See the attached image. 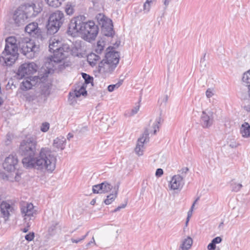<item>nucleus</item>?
<instances>
[{"label":"nucleus","mask_w":250,"mask_h":250,"mask_svg":"<svg viewBox=\"0 0 250 250\" xmlns=\"http://www.w3.org/2000/svg\"><path fill=\"white\" fill-rule=\"evenodd\" d=\"M3 101L2 99L0 97V106L2 104Z\"/></svg>","instance_id":"774afa93"},{"label":"nucleus","mask_w":250,"mask_h":250,"mask_svg":"<svg viewBox=\"0 0 250 250\" xmlns=\"http://www.w3.org/2000/svg\"><path fill=\"white\" fill-rule=\"evenodd\" d=\"M188 171V168L187 167L182 168V169L181 170V174H182L181 176H182L184 178V175H185Z\"/></svg>","instance_id":"8fccbe9b"},{"label":"nucleus","mask_w":250,"mask_h":250,"mask_svg":"<svg viewBox=\"0 0 250 250\" xmlns=\"http://www.w3.org/2000/svg\"><path fill=\"white\" fill-rule=\"evenodd\" d=\"M211 241L215 245H216L217 244H219V243H221L222 241V239L221 237L217 236V237H216L215 238H213Z\"/></svg>","instance_id":"c03bdc74"},{"label":"nucleus","mask_w":250,"mask_h":250,"mask_svg":"<svg viewBox=\"0 0 250 250\" xmlns=\"http://www.w3.org/2000/svg\"><path fill=\"white\" fill-rule=\"evenodd\" d=\"M66 139L63 137H58L54 140L53 146L63 150L65 146Z\"/></svg>","instance_id":"4be33fe9"},{"label":"nucleus","mask_w":250,"mask_h":250,"mask_svg":"<svg viewBox=\"0 0 250 250\" xmlns=\"http://www.w3.org/2000/svg\"><path fill=\"white\" fill-rule=\"evenodd\" d=\"M73 134L71 133H69L68 134H67V138L68 140H70L71 138H73Z\"/></svg>","instance_id":"052dcab7"},{"label":"nucleus","mask_w":250,"mask_h":250,"mask_svg":"<svg viewBox=\"0 0 250 250\" xmlns=\"http://www.w3.org/2000/svg\"><path fill=\"white\" fill-rule=\"evenodd\" d=\"M242 81L247 84V86L249 89V95L250 97V70L244 74Z\"/></svg>","instance_id":"c85d7f7f"},{"label":"nucleus","mask_w":250,"mask_h":250,"mask_svg":"<svg viewBox=\"0 0 250 250\" xmlns=\"http://www.w3.org/2000/svg\"><path fill=\"white\" fill-rule=\"evenodd\" d=\"M107 63L105 62V60L103 59L99 64V71H103L104 72H110L107 69Z\"/></svg>","instance_id":"7c9ffc66"},{"label":"nucleus","mask_w":250,"mask_h":250,"mask_svg":"<svg viewBox=\"0 0 250 250\" xmlns=\"http://www.w3.org/2000/svg\"><path fill=\"white\" fill-rule=\"evenodd\" d=\"M89 232H87L85 235L83 236L81 238L78 239H75L73 238L71 239V241L73 243H78V242H80L82 240H83L85 239V238L87 236Z\"/></svg>","instance_id":"ea45409f"},{"label":"nucleus","mask_w":250,"mask_h":250,"mask_svg":"<svg viewBox=\"0 0 250 250\" xmlns=\"http://www.w3.org/2000/svg\"><path fill=\"white\" fill-rule=\"evenodd\" d=\"M86 87L84 86V85H82L80 88L77 90L75 89L74 90V94L73 93L71 94V92L69 93V99L70 98L71 96H73V98L75 97L79 98L81 96H83L84 97H85L87 94V92L86 90Z\"/></svg>","instance_id":"aec40b11"},{"label":"nucleus","mask_w":250,"mask_h":250,"mask_svg":"<svg viewBox=\"0 0 250 250\" xmlns=\"http://www.w3.org/2000/svg\"><path fill=\"white\" fill-rule=\"evenodd\" d=\"M164 173V171L163 169L161 168H157L156 169V172H155V176L157 177H161Z\"/></svg>","instance_id":"a19ab883"},{"label":"nucleus","mask_w":250,"mask_h":250,"mask_svg":"<svg viewBox=\"0 0 250 250\" xmlns=\"http://www.w3.org/2000/svg\"><path fill=\"white\" fill-rule=\"evenodd\" d=\"M104 46L100 44V42H97V46L95 49V52L98 54L102 53L104 50Z\"/></svg>","instance_id":"c9c22d12"},{"label":"nucleus","mask_w":250,"mask_h":250,"mask_svg":"<svg viewBox=\"0 0 250 250\" xmlns=\"http://www.w3.org/2000/svg\"><path fill=\"white\" fill-rule=\"evenodd\" d=\"M100 59L98 54L91 53L87 56V61L91 66H94Z\"/></svg>","instance_id":"b1692460"},{"label":"nucleus","mask_w":250,"mask_h":250,"mask_svg":"<svg viewBox=\"0 0 250 250\" xmlns=\"http://www.w3.org/2000/svg\"><path fill=\"white\" fill-rule=\"evenodd\" d=\"M88 130V128H87V126H84L83 127H82L80 130H79V133H85L86 132H87Z\"/></svg>","instance_id":"3c124183"},{"label":"nucleus","mask_w":250,"mask_h":250,"mask_svg":"<svg viewBox=\"0 0 250 250\" xmlns=\"http://www.w3.org/2000/svg\"><path fill=\"white\" fill-rule=\"evenodd\" d=\"M3 168L7 172H14L19 168V160L16 154L7 157L3 163Z\"/></svg>","instance_id":"9d476101"},{"label":"nucleus","mask_w":250,"mask_h":250,"mask_svg":"<svg viewBox=\"0 0 250 250\" xmlns=\"http://www.w3.org/2000/svg\"><path fill=\"white\" fill-rule=\"evenodd\" d=\"M206 94L208 98H210L213 95L212 91L209 89H208L206 91Z\"/></svg>","instance_id":"603ef678"},{"label":"nucleus","mask_w":250,"mask_h":250,"mask_svg":"<svg viewBox=\"0 0 250 250\" xmlns=\"http://www.w3.org/2000/svg\"><path fill=\"white\" fill-rule=\"evenodd\" d=\"M223 225H224V222L222 221V222H221L220 223V224H219V226H218V228H221V227H222Z\"/></svg>","instance_id":"338daca9"},{"label":"nucleus","mask_w":250,"mask_h":250,"mask_svg":"<svg viewBox=\"0 0 250 250\" xmlns=\"http://www.w3.org/2000/svg\"><path fill=\"white\" fill-rule=\"evenodd\" d=\"M127 205V202H125L124 204H122L120 206H118L117 208H116L113 211V212H116L118 211H119L121 208H125Z\"/></svg>","instance_id":"49530a36"},{"label":"nucleus","mask_w":250,"mask_h":250,"mask_svg":"<svg viewBox=\"0 0 250 250\" xmlns=\"http://www.w3.org/2000/svg\"><path fill=\"white\" fill-rule=\"evenodd\" d=\"M21 211L24 217V222H26L27 217H29V220H32V217H34V214L35 213V210L32 203H27L25 206H22L21 208Z\"/></svg>","instance_id":"f8f14e48"},{"label":"nucleus","mask_w":250,"mask_h":250,"mask_svg":"<svg viewBox=\"0 0 250 250\" xmlns=\"http://www.w3.org/2000/svg\"><path fill=\"white\" fill-rule=\"evenodd\" d=\"M243 108L246 111L250 113V105H245Z\"/></svg>","instance_id":"4d7b16f0"},{"label":"nucleus","mask_w":250,"mask_h":250,"mask_svg":"<svg viewBox=\"0 0 250 250\" xmlns=\"http://www.w3.org/2000/svg\"><path fill=\"white\" fill-rule=\"evenodd\" d=\"M35 237V233L34 232H30L28 234L25 236V239L27 241H32Z\"/></svg>","instance_id":"e433bc0d"},{"label":"nucleus","mask_w":250,"mask_h":250,"mask_svg":"<svg viewBox=\"0 0 250 250\" xmlns=\"http://www.w3.org/2000/svg\"><path fill=\"white\" fill-rule=\"evenodd\" d=\"M25 32L33 37L32 39L23 38L19 42L20 51L28 59H33L37 57L40 51V42L43 37L42 31L37 22H31L25 27Z\"/></svg>","instance_id":"f03ea898"},{"label":"nucleus","mask_w":250,"mask_h":250,"mask_svg":"<svg viewBox=\"0 0 250 250\" xmlns=\"http://www.w3.org/2000/svg\"><path fill=\"white\" fill-rule=\"evenodd\" d=\"M21 6L28 19L35 17V11L31 4L26 3Z\"/></svg>","instance_id":"6ab92c4d"},{"label":"nucleus","mask_w":250,"mask_h":250,"mask_svg":"<svg viewBox=\"0 0 250 250\" xmlns=\"http://www.w3.org/2000/svg\"><path fill=\"white\" fill-rule=\"evenodd\" d=\"M119 189V185L114 186V189L115 190L114 193H111L107 196L106 199L104 200V203L106 205H109L113 202L115 198L117 197L118 194V191Z\"/></svg>","instance_id":"5701e85b"},{"label":"nucleus","mask_w":250,"mask_h":250,"mask_svg":"<svg viewBox=\"0 0 250 250\" xmlns=\"http://www.w3.org/2000/svg\"><path fill=\"white\" fill-rule=\"evenodd\" d=\"M192 210H193V208H190V210L188 211V214H192Z\"/></svg>","instance_id":"69168bd1"},{"label":"nucleus","mask_w":250,"mask_h":250,"mask_svg":"<svg viewBox=\"0 0 250 250\" xmlns=\"http://www.w3.org/2000/svg\"><path fill=\"white\" fill-rule=\"evenodd\" d=\"M120 42H120V41H116V42L114 44V46L113 47H114V48L113 49H115L116 48L118 47V46L120 44Z\"/></svg>","instance_id":"6e6d98bb"},{"label":"nucleus","mask_w":250,"mask_h":250,"mask_svg":"<svg viewBox=\"0 0 250 250\" xmlns=\"http://www.w3.org/2000/svg\"><path fill=\"white\" fill-rule=\"evenodd\" d=\"M64 14L60 10L52 13L48 18L46 27L47 34L52 35L57 33L64 22Z\"/></svg>","instance_id":"39448f33"},{"label":"nucleus","mask_w":250,"mask_h":250,"mask_svg":"<svg viewBox=\"0 0 250 250\" xmlns=\"http://www.w3.org/2000/svg\"><path fill=\"white\" fill-rule=\"evenodd\" d=\"M92 191L94 193L96 194H101V191H100L99 188L98 187V185H95L93 186L92 187Z\"/></svg>","instance_id":"79ce46f5"},{"label":"nucleus","mask_w":250,"mask_h":250,"mask_svg":"<svg viewBox=\"0 0 250 250\" xmlns=\"http://www.w3.org/2000/svg\"><path fill=\"white\" fill-rule=\"evenodd\" d=\"M82 76L84 80V83H83L82 85H84V86L86 87L87 85L89 83H91L92 85H93V77L90 76L89 75L85 73H82Z\"/></svg>","instance_id":"a878e982"},{"label":"nucleus","mask_w":250,"mask_h":250,"mask_svg":"<svg viewBox=\"0 0 250 250\" xmlns=\"http://www.w3.org/2000/svg\"><path fill=\"white\" fill-rule=\"evenodd\" d=\"M103 184L104 193H107L110 191L113 188V186L107 181L102 182Z\"/></svg>","instance_id":"473e14b6"},{"label":"nucleus","mask_w":250,"mask_h":250,"mask_svg":"<svg viewBox=\"0 0 250 250\" xmlns=\"http://www.w3.org/2000/svg\"><path fill=\"white\" fill-rule=\"evenodd\" d=\"M114 48L111 46L108 47L105 55V62L107 63V69L110 72L115 70L120 60L119 52L114 50Z\"/></svg>","instance_id":"6e6552de"},{"label":"nucleus","mask_w":250,"mask_h":250,"mask_svg":"<svg viewBox=\"0 0 250 250\" xmlns=\"http://www.w3.org/2000/svg\"><path fill=\"white\" fill-rule=\"evenodd\" d=\"M168 96L167 95H166L164 96V97H161L159 100V102L161 101L160 105H162L163 104H164V105L165 106L166 105V104H167V101H168Z\"/></svg>","instance_id":"4c0bfd02"},{"label":"nucleus","mask_w":250,"mask_h":250,"mask_svg":"<svg viewBox=\"0 0 250 250\" xmlns=\"http://www.w3.org/2000/svg\"><path fill=\"white\" fill-rule=\"evenodd\" d=\"M240 132L242 137L249 138L250 137V125L248 122H244L242 124L240 128Z\"/></svg>","instance_id":"412c9836"},{"label":"nucleus","mask_w":250,"mask_h":250,"mask_svg":"<svg viewBox=\"0 0 250 250\" xmlns=\"http://www.w3.org/2000/svg\"><path fill=\"white\" fill-rule=\"evenodd\" d=\"M98 187L99 188V190L100 191H101V193H104V190H103V184H102V183L99 184H98Z\"/></svg>","instance_id":"5fc2aeb1"},{"label":"nucleus","mask_w":250,"mask_h":250,"mask_svg":"<svg viewBox=\"0 0 250 250\" xmlns=\"http://www.w3.org/2000/svg\"><path fill=\"white\" fill-rule=\"evenodd\" d=\"M123 82V80H120L118 81L117 83H116V84L118 85V88L122 84Z\"/></svg>","instance_id":"bf43d9fd"},{"label":"nucleus","mask_w":250,"mask_h":250,"mask_svg":"<svg viewBox=\"0 0 250 250\" xmlns=\"http://www.w3.org/2000/svg\"><path fill=\"white\" fill-rule=\"evenodd\" d=\"M59 42H53L49 45V50L53 53L49 59L51 62L58 63L62 62L69 55L70 48L67 44H63L59 46Z\"/></svg>","instance_id":"20e7f679"},{"label":"nucleus","mask_w":250,"mask_h":250,"mask_svg":"<svg viewBox=\"0 0 250 250\" xmlns=\"http://www.w3.org/2000/svg\"><path fill=\"white\" fill-rule=\"evenodd\" d=\"M118 85L116 84H110L108 86L107 89L109 92H112L114 90L115 88H118Z\"/></svg>","instance_id":"37998d69"},{"label":"nucleus","mask_w":250,"mask_h":250,"mask_svg":"<svg viewBox=\"0 0 250 250\" xmlns=\"http://www.w3.org/2000/svg\"><path fill=\"white\" fill-rule=\"evenodd\" d=\"M163 122V119L161 118V117H159L158 118H156V121L155 122V124L153 125V134H156V133L157 132V130H159V126L158 125L159 124H160L162 122Z\"/></svg>","instance_id":"2f4dec72"},{"label":"nucleus","mask_w":250,"mask_h":250,"mask_svg":"<svg viewBox=\"0 0 250 250\" xmlns=\"http://www.w3.org/2000/svg\"><path fill=\"white\" fill-rule=\"evenodd\" d=\"M49 128V124L47 123H43L42 124L41 130L44 132H46Z\"/></svg>","instance_id":"58836bf2"},{"label":"nucleus","mask_w":250,"mask_h":250,"mask_svg":"<svg viewBox=\"0 0 250 250\" xmlns=\"http://www.w3.org/2000/svg\"><path fill=\"white\" fill-rule=\"evenodd\" d=\"M26 81L22 82L23 89L29 90L36 84L38 79H41L39 76L29 77L25 78Z\"/></svg>","instance_id":"a211bd4d"},{"label":"nucleus","mask_w":250,"mask_h":250,"mask_svg":"<svg viewBox=\"0 0 250 250\" xmlns=\"http://www.w3.org/2000/svg\"><path fill=\"white\" fill-rule=\"evenodd\" d=\"M169 0H165L164 1V4L167 6L169 4Z\"/></svg>","instance_id":"0e129e2a"},{"label":"nucleus","mask_w":250,"mask_h":250,"mask_svg":"<svg viewBox=\"0 0 250 250\" xmlns=\"http://www.w3.org/2000/svg\"><path fill=\"white\" fill-rule=\"evenodd\" d=\"M192 239L191 237H188L187 238L185 239L182 243V245L181 246V248L182 250H188L190 248L192 244Z\"/></svg>","instance_id":"393cba45"},{"label":"nucleus","mask_w":250,"mask_h":250,"mask_svg":"<svg viewBox=\"0 0 250 250\" xmlns=\"http://www.w3.org/2000/svg\"><path fill=\"white\" fill-rule=\"evenodd\" d=\"M96 19L99 24L101 26L102 33L106 37H113L115 34L113 30V23L110 19L107 18L103 14H99L96 16Z\"/></svg>","instance_id":"0eeeda50"},{"label":"nucleus","mask_w":250,"mask_h":250,"mask_svg":"<svg viewBox=\"0 0 250 250\" xmlns=\"http://www.w3.org/2000/svg\"><path fill=\"white\" fill-rule=\"evenodd\" d=\"M18 46L15 37H9L5 40V45L1 53L2 58L7 65L14 63L19 57Z\"/></svg>","instance_id":"7ed1b4c3"},{"label":"nucleus","mask_w":250,"mask_h":250,"mask_svg":"<svg viewBox=\"0 0 250 250\" xmlns=\"http://www.w3.org/2000/svg\"><path fill=\"white\" fill-rule=\"evenodd\" d=\"M213 122L212 112H208L207 114L205 111L202 112L200 123L203 128H208L212 125Z\"/></svg>","instance_id":"4468645a"},{"label":"nucleus","mask_w":250,"mask_h":250,"mask_svg":"<svg viewBox=\"0 0 250 250\" xmlns=\"http://www.w3.org/2000/svg\"><path fill=\"white\" fill-rule=\"evenodd\" d=\"M80 34L83 39L89 42L95 39L99 32V28L93 21L83 22L80 27Z\"/></svg>","instance_id":"423d86ee"},{"label":"nucleus","mask_w":250,"mask_h":250,"mask_svg":"<svg viewBox=\"0 0 250 250\" xmlns=\"http://www.w3.org/2000/svg\"><path fill=\"white\" fill-rule=\"evenodd\" d=\"M38 66L35 63L25 62L20 65L17 75L20 79L31 77V75L36 72Z\"/></svg>","instance_id":"1a4fd4ad"},{"label":"nucleus","mask_w":250,"mask_h":250,"mask_svg":"<svg viewBox=\"0 0 250 250\" xmlns=\"http://www.w3.org/2000/svg\"><path fill=\"white\" fill-rule=\"evenodd\" d=\"M148 135V130L146 129L143 134V136L139 138L138 140V143L135 148V151L139 156L142 155L143 154V150H141V148L143 147L144 144L146 141V140Z\"/></svg>","instance_id":"dca6fc26"},{"label":"nucleus","mask_w":250,"mask_h":250,"mask_svg":"<svg viewBox=\"0 0 250 250\" xmlns=\"http://www.w3.org/2000/svg\"><path fill=\"white\" fill-rule=\"evenodd\" d=\"M58 225V223L57 222H54L51 224L48 230L50 234L53 235L55 233Z\"/></svg>","instance_id":"f704fd0d"},{"label":"nucleus","mask_w":250,"mask_h":250,"mask_svg":"<svg viewBox=\"0 0 250 250\" xmlns=\"http://www.w3.org/2000/svg\"><path fill=\"white\" fill-rule=\"evenodd\" d=\"M30 224L29 222H27L26 224V227L23 229H21V231H22L24 233H26L29 230V228L30 227Z\"/></svg>","instance_id":"09e8293b"},{"label":"nucleus","mask_w":250,"mask_h":250,"mask_svg":"<svg viewBox=\"0 0 250 250\" xmlns=\"http://www.w3.org/2000/svg\"><path fill=\"white\" fill-rule=\"evenodd\" d=\"M183 177L180 175L173 176L170 182V188L173 190L182 188L184 185Z\"/></svg>","instance_id":"2eb2a0df"},{"label":"nucleus","mask_w":250,"mask_h":250,"mask_svg":"<svg viewBox=\"0 0 250 250\" xmlns=\"http://www.w3.org/2000/svg\"><path fill=\"white\" fill-rule=\"evenodd\" d=\"M82 24L81 17H77L73 18L70 21L68 25L67 33L72 37H76L78 33L80 34V27Z\"/></svg>","instance_id":"9b49d317"},{"label":"nucleus","mask_w":250,"mask_h":250,"mask_svg":"<svg viewBox=\"0 0 250 250\" xmlns=\"http://www.w3.org/2000/svg\"><path fill=\"white\" fill-rule=\"evenodd\" d=\"M216 248V245L212 241L208 246V250H215Z\"/></svg>","instance_id":"a18cd8bd"},{"label":"nucleus","mask_w":250,"mask_h":250,"mask_svg":"<svg viewBox=\"0 0 250 250\" xmlns=\"http://www.w3.org/2000/svg\"><path fill=\"white\" fill-rule=\"evenodd\" d=\"M0 208L2 217L5 219V221L8 220L10 215V212L14 211V208L10 204L5 202H2Z\"/></svg>","instance_id":"f3484780"},{"label":"nucleus","mask_w":250,"mask_h":250,"mask_svg":"<svg viewBox=\"0 0 250 250\" xmlns=\"http://www.w3.org/2000/svg\"><path fill=\"white\" fill-rule=\"evenodd\" d=\"M139 107H140V106L138 105V106H135L133 109H132V114H136L137 113L138 111L139 110Z\"/></svg>","instance_id":"864d4df0"},{"label":"nucleus","mask_w":250,"mask_h":250,"mask_svg":"<svg viewBox=\"0 0 250 250\" xmlns=\"http://www.w3.org/2000/svg\"><path fill=\"white\" fill-rule=\"evenodd\" d=\"M35 11V17L42 10V3L38 2L37 3H31Z\"/></svg>","instance_id":"c756f323"},{"label":"nucleus","mask_w":250,"mask_h":250,"mask_svg":"<svg viewBox=\"0 0 250 250\" xmlns=\"http://www.w3.org/2000/svg\"><path fill=\"white\" fill-rule=\"evenodd\" d=\"M199 200V197H198V198H197V199L194 201V202H193V204H192V206H191V208H193L194 206V205H195V203H196L197 202V201L198 200Z\"/></svg>","instance_id":"680f3d73"},{"label":"nucleus","mask_w":250,"mask_h":250,"mask_svg":"<svg viewBox=\"0 0 250 250\" xmlns=\"http://www.w3.org/2000/svg\"><path fill=\"white\" fill-rule=\"evenodd\" d=\"M35 137L26 138L20 143L19 154L23 157L22 163L26 167H36L52 172L56 167V158L48 147H42L38 152Z\"/></svg>","instance_id":"f257e3e1"},{"label":"nucleus","mask_w":250,"mask_h":250,"mask_svg":"<svg viewBox=\"0 0 250 250\" xmlns=\"http://www.w3.org/2000/svg\"><path fill=\"white\" fill-rule=\"evenodd\" d=\"M65 11L67 15H72L74 12V6L70 3H68L65 6Z\"/></svg>","instance_id":"72a5a7b5"},{"label":"nucleus","mask_w":250,"mask_h":250,"mask_svg":"<svg viewBox=\"0 0 250 250\" xmlns=\"http://www.w3.org/2000/svg\"><path fill=\"white\" fill-rule=\"evenodd\" d=\"M64 0H45L48 6L54 8H58L60 6L62 2Z\"/></svg>","instance_id":"bb28decb"},{"label":"nucleus","mask_w":250,"mask_h":250,"mask_svg":"<svg viewBox=\"0 0 250 250\" xmlns=\"http://www.w3.org/2000/svg\"><path fill=\"white\" fill-rule=\"evenodd\" d=\"M150 8V3L145 2L144 4V10L145 11H146V12H148V11H149Z\"/></svg>","instance_id":"de8ad7c7"},{"label":"nucleus","mask_w":250,"mask_h":250,"mask_svg":"<svg viewBox=\"0 0 250 250\" xmlns=\"http://www.w3.org/2000/svg\"><path fill=\"white\" fill-rule=\"evenodd\" d=\"M95 203H96V199H95V198H94V199H93L91 201V202H90V204L91 205H95Z\"/></svg>","instance_id":"e2e57ef3"},{"label":"nucleus","mask_w":250,"mask_h":250,"mask_svg":"<svg viewBox=\"0 0 250 250\" xmlns=\"http://www.w3.org/2000/svg\"><path fill=\"white\" fill-rule=\"evenodd\" d=\"M230 186L231 188V190L232 192H238L240 191L241 188H242L241 184L237 183L234 181V179H232L230 182Z\"/></svg>","instance_id":"cd10ccee"},{"label":"nucleus","mask_w":250,"mask_h":250,"mask_svg":"<svg viewBox=\"0 0 250 250\" xmlns=\"http://www.w3.org/2000/svg\"><path fill=\"white\" fill-rule=\"evenodd\" d=\"M206 55V53H205L204 54L203 57L201 59V60H200V63H203L205 62Z\"/></svg>","instance_id":"13d9d810"},{"label":"nucleus","mask_w":250,"mask_h":250,"mask_svg":"<svg viewBox=\"0 0 250 250\" xmlns=\"http://www.w3.org/2000/svg\"><path fill=\"white\" fill-rule=\"evenodd\" d=\"M13 19L18 26L23 24L28 19L23 10L21 8V6H19L14 12Z\"/></svg>","instance_id":"ddd939ff"}]
</instances>
